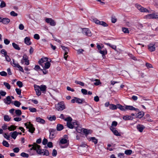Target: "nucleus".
Wrapping results in <instances>:
<instances>
[{
  "instance_id": "1",
  "label": "nucleus",
  "mask_w": 158,
  "mask_h": 158,
  "mask_svg": "<svg viewBox=\"0 0 158 158\" xmlns=\"http://www.w3.org/2000/svg\"><path fill=\"white\" fill-rule=\"evenodd\" d=\"M40 146L35 143H34L32 148L31 150L33 149L36 150V152L38 154L40 155H43L48 156L49 155V152L48 150L46 149L41 150L40 149Z\"/></svg>"
},
{
  "instance_id": "2",
  "label": "nucleus",
  "mask_w": 158,
  "mask_h": 158,
  "mask_svg": "<svg viewBox=\"0 0 158 158\" xmlns=\"http://www.w3.org/2000/svg\"><path fill=\"white\" fill-rule=\"evenodd\" d=\"M25 126L27 129H28V131L31 133L33 134L34 132L35 128L34 127L33 125L31 122H27L24 123Z\"/></svg>"
},
{
  "instance_id": "3",
  "label": "nucleus",
  "mask_w": 158,
  "mask_h": 158,
  "mask_svg": "<svg viewBox=\"0 0 158 158\" xmlns=\"http://www.w3.org/2000/svg\"><path fill=\"white\" fill-rule=\"evenodd\" d=\"M56 109L58 111H61L65 108V106L63 102H61L56 105Z\"/></svg>"
},
{
  "instance_id": "4",
  "label": "nucleus",
  "mask_w": 158,
  "mask_h": 158,
  "mask_svg": "<svg viewBox=\"0 0 158 158\" xmlns=\"http://www.w3.org/2000/svg\"><path fill=\"white\" fill-rule=\"evenodd\" d=\"M21 63L22 64L28 65L30 63L28 56L26 54L23 55L22 59L21 60Z\"/></svg>"
},
{
  "instance_id": "5",
  "label": "nucleus",
  "mask_w": 158,
  "mask_h": 158,
  "mask_svg": "<svg viewBox=\"0 0 158 158\" xmlns=\"http://www.w3.org/2000/svg\"><path fill=\"white\" fill-rule=\"evenodd\" d=\"M144 18L147 19H158V13H153L148 14L145 15Z\"/></svg>"
},
{
  "instance_id": "6",
  "label": "nucleus",
  "mask_w": 158,
  "mask_h": 158,
  "mask_svg": "<svg viewBox=\"0 0 158 158\" xmlns=\"http://www.w3.org/2000/svg\"><path fill=\"white\" fill-rule=\"evenodd\" d=\"M50 135L49 138L50 139H53L54 138L56 135L57 131L56 130L54 129H50L49 130Z\"/></svg>"
},
{
  "instance_id": "7",
  "label": "nucleus",
  "mask_w": 158,
  "mask_h": 158,
  "mask_svg": "<svg viewBox=\"0 0 158 158\" xmlns=\"http://www.w3.org/2000/svg\"><path fill=\"white\" fill-rule=\"evenodd\" d=\"M67 127L69 128L73 129L74 127L76 128L78 126V124L76 122L72 123V122L67 123Z\"/></svg>"
},
{
  "instance_id": "8",
  "label": "nucleus",
  "mask_w": 158,
  "mask_h": 158,
  "mask_svg": "<svg viewBox=\"0 0 158 158\" xmlns=\"http://www.w3.org/2000/svg\"><path fill=\"white\" fill-rule=\"evenodd\" d=\"M135 6L136 8L141 12H149V11L147 9L142 6L140 5L136 4H135Z\"/></svg>"
},
{
  "instance_id": "9",
  "label": "nucleus",
  "mask_w": 158,
  "mask_h": 158,
  "mask_svg": "<svg viewBox=\"0 0 158 158\" xmlns=\"http://www.w3.org/2000/svg\"><path fill=\"white\" fill-rule=\"evenodd\" d=\"M82 33L83 34L89 36H91L92 35L90 31L87 28H83L82 29Z\"/></svg>"
},
{
  "instance_id": "10",
  "label": "nucleus",
  "mask_w": 158,
  "mask_h": 158,
  "mask_svg": "<svg viewBox=\"0 0 158 158\" xmlns=\"http://www.w3.org/2000/svg\"><path fill=\"white\" fill-rule=\"evenodd\" d=\"M110 129L115 135L117 136H121V134L114 127H110Z\"/></svg>"
},
{
  "instance_id": "11",
  "label": "nucleus",
  "mask_w": 158,
  "mask_h": 158,
  "mask_svg": "<svg viewBox=\"0 0 158 158\" xmlns=\"http://www.w3.org/2000/svg\"><path fill=\"white\" fill-rule=\"evenodd\" d=\"M34 87L36 95L38 96H40L41 94V91L40 90V86L35 85H34Z\"/></svg>"
},
{
  "instance_id": "12",
  "label": "nucleus",
  "mask_w": 158,
  "mask_h": 158,
  "mask_svg": "<svg viewBox=\"0 0 158 158\" xmlns=\"http://www.w3.org/2000/svg\"><path fill=\"white\" fill-rule=\"evenodd\" d=\"M61 48L62 49L65 51L64 57L65 60H66L67 57L68 56L67 55V54H68V51H69L68 48L63 46H61Z\"/></svg>"
},
{
  "instance_id": "13",
  "label": "nucleus",
  "mask_w": 158,
  "mask_h": 158,
  "mask_svg": "<svg viewBox=\"0 0 158 158\" xmlns=\"http://www.w3.org/2000/svg\"><path fill=\"white\" fill-rule=\"evenodd\" d=\"M148 48L150 52H154L155 51L156 48L155 44H150L148 45Z\"/></svg>"
},
{
  "instance_id": "14",
  "label": "nucleus",
  "mask_w": 158,
  "mask_h": 158,
  "mask_svg": "<svg viewBox=\"0 0 158 158\" xmlns=\"http://www.w3.org/2000/svg\"><path fill=\"white\" fill-rule=\"evenodd\" d=\"M126 110H135L139 111V109L136 108L131 106H126Z\"/></svg>"
},
{
  "instance_id": "15",
  "label": "nucleus",
  "mask_w": 158,
  "mask_h": 158,
  "mask_svg": "<svg viewBox=\"0 0 158 158\" xmlns=\"http://www.w3.org/2000/svg\"><path fill=\"white\" fill-rule=\"evenodd\" d=\"M11 99L10 96H8L4 99V102L7 104H10L11 102Z\"/></svg>"
},
{
  "instance_id": "16",
  "label": "nucleus",
  "mask_w": 158,
  "mask_h": 158,
  "mask_svg": "<svg viewBox=\"0 0 158 158\" xmlns=\"http://www.w3.org/2000/svg\"><path fill=\"white\" fill-rule=\"evenodd\" d=\"M40 90L42 93H45L47 89V87L45 85H41L40 86Z\"/></svg>"
},
{
  "instance_id": "17",
  "label": "nucleus",
  "mask_w": 158,
  "mask_h": 158,
  "mask_svg": "<svg viewBox=\"0 0 158 158\" xmlns=\"http://www.w3.org/2000/svg\"><path fill=\"white\" fill-rule=\"evenodd\" d=\"M24 43L28 45H31V42L30 41V38L29 37H26L24 39Z\"/></svg>"
},
{
  "instance_id": "18",
  "label": "nucleus",
  "mask_w": 158,
  "mask_h": 158,
  "mask_svg": "<svg viewBox=\"0 0 158 158\" xmlns=\"http://www.w3.org/2000/svg\"><path fill=\"white\" fill-rule=\"evenodd\" d=\"M48 58L47 57L42 58L40 59L39 61V64L41 65H42V63L44 62H46L48 61Z\"/></svg>"
},
{
  "instance_id": "19",
  "label": "nucleus",
  "mask_w": 158,
  "mask_h": 158,
  "mask_svg": "<svg viewBox=\"0 0 158 158\" xmlns=\"http://www.w3.org/2000/svg\"><path fill=\"white\" fill-rule=\"evenodd\" d=\"M11 135V137L14 139H15L17 136L19 134V132H17L16 131H15L13 132H12L10 133Z\"/></svg>"
},
{
  "instance_id": "20",
  "label": "nucleus",
  "mask_w": 158,
  "mask_h": 158,
  "mask_svg": "<svg viewBox=\"0 0 158 158\" xmlns=\"http://www.w3.org/2000/svg\"><path fill=\"white\" fill-rule=\"evenodd\" d=\"M123 119L125 120H132L133 119V117L129 115H127L125 116H124L123 118Z\"/></svg>"
},
{
  "instance_id": "21",
  "label": "nucleus",
  "mask_w": 158,
  "mask_h": 158,
  "mask_svg": "<svg viewBox=\"0 0 158 158\" xmlns=\"http://www.w3.org/2000/svg\"><path fill=\"white\" fill-rule=\"evenodd\" d=\"M89 141H91L93 142L95 144H96L98 142L97 139H96L94 137H91L89 138Z\"/></svg>"
},
{
  "instance_id": "22",
  "label": "nucleus",
  "mask_w": 158,
  "mask_h": 158,
  "mask_svg": "<svg viewBox=\"0 0 158 158\" xmlns=\"http://www.w3.org/2000/svg\"><path fill=\"white\" fill-rule=\"evenodd\" d=\"M117 108L123 111H125L126 110V106H124L119 104H117Z\"/></svg>"
},
{
  "instance_id": "23",
  "label": "nucleus",
  "mask_w": 158,
  "mask_h": 158,
  "mask_svg": "<svg viewBox=\"0 0 158 158\" xmlns=\"http://www.w3.org/2000/svg\"><path fill=\"white\" fill-rule=\"evenodd\" d=\"M2 23L5 24H8L10 21V19L7 18H3Z\"/></svg>"
},
{
  "instance_id": "24",
  "label": "nucleus",
  "mask_w": 158,
  "mask_h": 158,
  "mask_svg": "<svg viewBox=\"0 0 158 158\" xmlns=\"http://www.w3.org/2000/svg\"><path fill=\"white\" fill-rule=\"evenodd\" d=\"M36 121L37 122L42 124H44L45 123V120L40 117H37L36 118Z\"/></svg>"
},
{
  "instance_id": "25",
  "label": "nucleus",
  "mask_w": 158,
  "mask_h": 158,
  "mask_svg": "<svg viewBox=\"0 0 158 158\" xmlns=\"http://www.w3.org/2000/svg\"><path fill=\"white\" fill-rule=\"evenodd\" d=\"M12 45L13 47L16 50H19L20 49V48L19 47V45L15 43H12Z\"/></svg>"
},
{
  "instance_id": "26",
  "label": "nucleus",
  "mask_w": 158,
  "mask_h": 158,
  "mask_svg": "<svg viewBox=\"0 0 158 158\" xmlns=\"http://www.w3.org/2000/svg\"><path fill=\"white\" fill-rule=\"evenodd\" d=\"M99 52L102 55V56L105 55L107 54V51L106 48L102 49L99 51Z\"/></svg>"
},
{
  "instance_id": "27",
  "label": "nucleus",
  "mask_w": 158,
  "mask_h": 158,
  "mask_svg": "<svg viewBox=\"0 0 158 158\" xmlns=\"http://www.w3.org/2000/svg\"><path fill=\"white\" fill-rule=\"evenodd\" d=\"M144 113L143 112H139L137 114L136 117L141 118L144 115Z\"/></svg>"
},
{
  "instance_id": "28",
  "label": "nucleus",
  "mask_w": 158,
  "mask_h": 158,
  "mask_svg": "<svg viewBox=\"0 0 158 158\" xmlns=\"http://www.w3.org/2000/svg\"><path fill=\"white\" fill-rule=\"evenodd\" d=\"M63 126L60 124H58L56 127V129L57 131H60L63 129Z\"/></svg>"
},
{
  "instance_id": "29",
  "label": "nucleus",
  "mask_w": 158,
  "mask_h": 158,
  "mask_svg": "<svg viewBox=\"0 0 158 158\" xmlns=\"http://www.w3.org/2000/svg\"><path fill=\"white\" fill-rule=\"evenodd\" d=\"M144 128V127L140 125H138L137 127V129L140 132H142Z\"/></svg>"
},
{
  "instance_id": "30",
  "label": "nucleus",
  "mask_w": 158,
  "mask_h": 158,
  "mask_svg": "<svg viewBox=\"0 0 158 158\" xmlns=\"http://www.w3.org/2000/svg\"><path fill=\"white\" fill-rule=\"evenodd\" d=\"M109 108L112 110H116L117 108V105L116 106L113 104H111L110 105Z\"/></svg>"
},
{
  "instance_id": "31",
  "label": "nucleus",
  "mask_w": 158,
  "mask_h": 158,
  "mask_svg": "<svg viewBox=\"0 0 158 158\" xmlns=\"http://www.w3.org/2000/svg\"><path fill=\"white\" fill-rule=\"evenodd\" d=\"M13 62H11L10 64L14 67L18 68L19 66L18 65H19V64L18 63H15V62L14 59H13Z\"/></svg>"
},
{
  "instance_id": "32",
  "label": "nucleus",
  "mask_w": 158,
  "mask_h": 158,
  "mask_svg": "<svg viewBox=\"0 0 158 158\" xmlns=\"http://www.w3.org/2000/svg\"><path fill=\"white\" fill-rule=\"evenodd\" d=\"M15 113L17 116H20L22 114V112L20 110H16L15 111Z\"/></svg>"
},
{
  "instance_id": "33",
  "label": "nucleus",
  "mask_w": 158,
  "mask_h": 158,
  "mask_svg": "<svg viewBox=\"0 0 158 158\" xmlns=\"http://www.w3.org/2000/svg\"><path fill=\"white\" fill-rule=\"evenodd\" d=\"M11 118V117L7 115H5L4 116V120L6 121H9L10 120Z\"/></svg>"
},
{
  "instance_id": "34",
  "label": "nucleus",
  "mask_w": 158,
  "mask_h": 158,
  "mask_svg": "<svg viewBox=\"0 0 158 158\" xmlns=\"http://www.w3.org/2000/svg\"><path fill=\"white\" fill-rule=\"evenodd\" d=\"M45 65L44 68L45 69H48L50 66L51 64L48 61L44 63Z\"/></svg>"
},
{
  "instance_id": "35",
  "label": "nucleus",
  "mask_w": 158,
  "mask_h": 158,
  "mask_svg": "<svg viewBox=\"0 0 158 158\" xmlns=\"http://www.w3.org/2000/svg\"><path fill=\"white\" fill-rule=\"evenodd\" d=\"M20 156L26 158H28L29 156V154H28L24 152L21 153L20 154Z\"/></svg>"
},
{
  "instance_id": "36",
  "label": "nucleus",
  "mask_w": 158,
  "mask_h": 158,
  "mask_svg": "<svg viewBox=\"0 0 158 158\" xmlns=\"http://www.w3.org/2000/svg\"><path fill=\"white\" fill-rule=\"evenodd\" d=\"M16 126H14V125H11L10 127H8V129L10 131H14L16 129Z\"/></svg>"
},
{
  "instance_id": "37",
  "label": "nucleus",
  "mask_w": 158,
  "mask_h": 158,
  "mask_svg": "<svg viewBox=\"0 0 158 158\" xmlns=\"http://www.w3.org/2000/svg\"><path fill=\"white\" fill-rule=\"evenodd\" d=\"M64 120L67 121V123H69L71 122L72 120V119L70 117H69L65 118V119H64Z\"/></svg>"
},
{
  "instance_id": "38",
  "label": "nucleus",
  "mask_w": 158,
  "mask_h": 158,
  "mask_svg": "<svg viewBox=\"0 0 158 158\" xmlns=\"http://www.w3.org/2000/svg\"><path fill=\"white\" fill-rule=\"evenodd\" d=\"M67 140L64 138L62 139L60 141V143L62 144H65L67 143Z\"/></svg>"
},
{
  "instance_id": "39",
  "label": "nucleus",
  "mask_w": 158,
  "mask_h": 158,
  "mask_svg": "<svg viewBox=\"0 0 158 158\" xmlns=\"http://www.w3.org/2000/svg\"><path fill=\"white\" fill-rule=\"evenodd\" d=\"M14 104L16 106H17V107H19L20 105H21V103L20 102H19V101H16L14 102Z\"/></svg>"
},
{
  "instance_id": "40",
  "label": "nucleus",
  "mask_w": 158,
  "mask_h": 158,
  "mask_svg": "<svg viewBox=\"0 0 158 158\" xmlns=\"http://www.w3.org/2000/svg\"><path fill=\"white\" fill-rule=\"evenodd\" d=\"M124 153L127 155H130L131 154L132 151L131 150H127L125 151Z\"/></svg>"
},
{
  "instance_id": "41",
  "label": "nucleus",
  "mask_w": 158,
  "mask_h": 158,
  "mask_svg": "<svg viewBox=\"0 0 158 158\" xmlns=\"http://www.w3.org/2000/svg\"><path fill=\"white\" fill-rule=\"evenodd\" d=\"M3 84L8 89H10V85L8 83L6 82H4L3 83Z\"/></svg>"
},
{
  "instance_id": "42",
  "label": "nucleus",
  "mask_w": 158,
  "mask_h": 158,
  "mask_svg": "<svg viewBox=\"0 0 158 158\" xmlns=\"http://www.w3.org/2000/svg\"><path fill=\"white\" fill-rule=\"evenodd\" d=\"M2 144L3 146L6 147H8L9 146V144L5 140L3 141L2 142Z\"/></svg>"
},
{
  "instance_id": "43",
  "label": "nucleus",
  "mask_w": 158,
  "mask_h": 158,
  "mask_svg": "<svg viewBox=\"0 0 158 158\" xmlns=\"http://www.w3.org/2000/svg\"><path fill=\"white\" fill-rule=\"evenodd\" d=\"M122 31L125 33H129V31L127 28L125 27L122 28Z\"/></svg>"
},
{
  "instance_id": "44",
  "label": "nucleus",
  "mask_w": 158,
  "mask_h": 158,
  "mask_svg": "<svg viewBox=\"0 0 158 158\" xmlns=\"http://www.w3.org/2000/svg\"><path fill=\"white\" fill-rule=\"evenodd\" d=\"M17 85L19 87L21 88L23 86L22 82L20 81H18L16 83Z\"/></svg>"
},
{
  "instance_id": "45",
  "label": "nucleus",
  "mask_w": 158,
  "mask_h": 158,
  "mask_svg": "<svg viewBox=\"0 0 158 158\" xmlns=\"http://www.w3.org/2000/svg\"><path fill=\"white\" fill-rule=\"evenodd\" d=\"M75 83L76 84H79V85H80L82 86H83L84 85V83L83 82H82L80 81H75Z\"/></svg>"
},
{
  "instance_id": "46",
  "label": "nucleus",
  "mask_w": 158,
  "mask_h": 158,
  "mask_svg": "<svg viewBox=\"0 0 158 158\" xmlns=\"http://www.w3.org/2000/svg\"><path fill=\"white\" fill-rule=\"evenodd\" d=\"M6 6V4L5 2L3 1H2L1 4L0 5V7L1 8H2Z\"/></svg>"
},
{
  "instance_id": "47",
  "label": "nucleus",
  "mask_w": 158,
  "mask_h": 158,
  "mask_svg": "<svg viewBox=\"0 0 158 158\" xmlns=\"http://www.w3.org/2000/svg\"><path fill=\"white\" fill-rule=\"evenodd\" d=\"M99 25H101L104 27H106L108 26V24L106 23L105 22L102 21L100 22Z\"/></svg>"
},
{
  "instance_id": "48",
  "label": "nucleus",
  "mask_w": 158,
  "mask_h": 158,
  "mask_svg": "<svg viewBox=\"0 0 158 158\" xmlns=\"http://www.w3.org/2000/svg\"><path fill=\"white\" fill-rule=\"evenodd\" d=\"M118 124V123L116 121H114L112 122L111 126L110 127H116Z\"/></svg>"
},
{
  "instance_id": "49",
  "label": "nucleus",
  "mask_w": 158,
  "mask_h": 158,
  "mask_svg": "<svg viewBox=\"0 0 158 158\" xmlns=\"http://www.w3.org/2000/svg\"><path fill=\"white\" fill-rule=\"evenodd\" d=\"M56 119V117L55 115H53L52 116L48 118V119L50 121H54Z\"/></svg>"
},
{
  "instance_id": "50",
  "label": "nucleus",
  "mask_w": 158,
  "mask_h": 158,
  "mask_svg": "<svg viewBox=\"0 0 158 158\" xmlns=\"http://www.w3.org/2000/svg\"><path fill=\"white\" fill-rule=\"evenodd\" d=\"M95 81H96V82L94 83V85H98L101 84V82L99 80L96 79L95 80Z\"/></svg>"
},
{
  "instance_id": "51",
  "label": "nucleus",
  "mask_w": 158,
  "mask_h": 158,
  "mask_svg": "<svg viewBox=\"0 0 158 158\" xmlns=\"http://www.w3.org/2000/svg\"><path fill=\"white\" fill-rule=\"evenodd\" d=\"M29 110L30 112H35L37 111L36 109L34 108H31L30 107L29 108Z\"/></svg>"
},
{
  "instance_id": "52",
  "label": "nucleus",
  "mask_w": 158,
  "mask_h": 158,
  "mask_svg": "<svg viewBox=\"0 0 158 158\" xmlns=\"http://www.w3.org/2000/svg\"><path fill=\"white\" fill-rule=\"evenodd\" d=\"M0 52L2 54L4 55V56L7 55V52L4 49H2Z\"/></svg>"
},
{
  "instance_id": "53",
  "label": "nucleus",
  "mask_w": 158,
  "mask_h": 158,
  "mask_svg": "<svg viewBox=\"0 0 158 158\" xmlns=\"http://www.w3.org/2000/svg\"><path fill=\"white\" fill-rule=\"evenodd\" d=\"M117 19L114 16H113L111 18V21L112 23H115L117 21Z\"/></svg>"
},
{
  "instance_id": "54",
  "label": "nucleus",
  "mask_w": 158,
  "mask_h": 158,
  "mask_svg": "<svg viewBox=\"0 0 158 158\" xmlns=\"http://www.w3.org/2000/svg\"><path fill=\"white\" fill-rule=\"evenodd\" d=\"M83 99L77 98L76 102L79 104H81L83 102Z\"/></svg>"
},
{
  "instance_id": "55",
  "label": "nucleus",
  "mask_w": 158,
  "mask_h": 158,
  "mask_svg": "<svg viewBox=\"0 0 158 158\" xmlns=\"http://www.w3.org/2000/svg\"><path fill=\"white\" fill-rule=\"evenodd\" d=\"M57 154V151L55 149H54L53 150L52 152V156H56Z\"/></svg>"
},
{
  "instance_id": "56",
  "label": "nucleus",
  "mask_w": 158,
  "mask_h": 158,
  "mask_svg": "<svg viewBox=\"0 0 158 158\" xmlns=\"http://www.w3.org/2000/svg\"><path fill=\"white\" fill-rule=\"evenodd\" d=\"M4 43L6 45H8L10 43V41L7 39H5L4 40Z\"/></svg>"
},
{
  "instance_id": "57",
  "label": "nucleus",
  "mask_w": 158,
  "mask_h": 158,
  "mask_svg": "<svg viewBox=\"0 0 158 158\" xmlns=\"http://www.w3.org/2000/svg\"><path fill=\"white\" fill-rule=\"evenodd\" d=\"M15 91H16V93L17 94H18V95H20L21 94V89H18V88H16L15 89Z\"/></svg>"
},
{
  "instance_id": "58",
  "label": "nucleus",
  "mask_w": 158,
  "mask_h": 158,
  "mask_svg": "<svg viewBox=\"0 0 158 158\" xmlns=\"http://www.w3.org/2000/svg\"><path fill=\"white\" fill-rule=\"evenodd\" d=\"M11 15L13 16H16L18 15V14L16 13L14 11H12L10 13Z\"/></svg>"
},
{
  "instance_id": "59",
  "label": "nucleus",
  "mask_w": 158,
  "mask_h": 158,
  "mask_svg": "<svg viewBox=\"0 0 158 158\" xmlns=\"http://www.w3.org/2000/svg\"><path fill=\"white\" fill-rule=\"evenodd\" d=\"M81 92L84 95H86L87 94V91L85 89H81Z\"/></svg>"
},
{
  "instance_id": "60",
  "label": "nucleus",
  "mask_w": 158,
  "mask_h": 158,
  "mask_svg": "<svg viewBox=\"0 0 158 158\" xmlns=\"http://www.w3.org/2000/svg\"><path fill=\"white\" fill-rule=\"evenodd\" d=\"M34 38L36 40H39L40 39L39 35L37 34H35L34 35Z\"/></svg>"
},
{
  "instance_id": "61",
  "label": "nucleus",
  "mask_w": 158,
  "mask_h": 158,
  "mask_svg": "<svg viewBox=\"0 0 158 158\" xmlns=\"http://www.w3.org/2000/svg\"><path fill=\"white\" fill-rule=\"evenodd\" d=\"M97 48L98 50L99 51L103 48L104 46H101L100 45L98 44H97Z\"/></svg>"
},
{
  "instance_id": "62",
  "label": "nucleus",
  "mask_w": 158,
  "mask_h": 158,
  "mask_svg": "<svg viewBox=\"0 0 158 158\" xmlns=\"http://www.w3.org/2000/svg\"><path fill=\"white\" fill-rule=\"evenodd\" d=\"M0 75L2 76H6L7 75V73L5 71H2L0 72Z\"/></svg>"
},
{
  "instance_id": "63",
  "label": "nucleus",
  "mask_w": 158,
  "mask_h": 158,
  "mask_svg": "<svg viewBox=\"0 0 158 158\" xmlns=\"http://www.w3.org/2000/svg\"><path fill=\"white\" fill-rule=\"evenodd\" d=\"M4 56L5 57L6 60L7 61L10 62V61L11 59L8 55H7Z\"/></svg>"
},
{
  "instance_id": "64",
  "label": "nucleus",
  "mask_w": 158,
  "mask_h": 158,
  "mask_svg": "<svg viewBox=\"0 0 158 158\" xmlns=\"http://www.w3.org/2000/svg\"><path fill=\"white\" fill-rule=\"evenodd\" d=\"M13 151L14 152L18 153L19 151V148H15L13 149Z\"/></svg>"
}]
</instances>
